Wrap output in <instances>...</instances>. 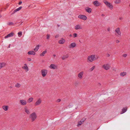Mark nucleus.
Masks as SVG:
<instances>
[{
  "label": "nucleus",
  "instance_id": "18",
  "mask_svg": "<svg viewBox=\"0 0 130 130\" xmlns=\"http://www.w3.org/2000/svg\"><path fill=\"white\" fill-rule=\"evenodd\" d=\"M41 99H38L35 103V106H37L40 105L41 103Z\"/></svg>",
  "mask_w": 130,
  "mask_h": 130
},
{
  "label": "nucleus",
  "instance_id": "38",
  "mask_svg": "<svg viewBox=\"0 0 130 130\" xmlns=\"http://www.w3.org/2000/svg\"><path fill=\"white\" fill-rule=\"evenodd\" d=\"M61 100L60 99H57V102H60L61 101Z\"/></svg>",
  "mask_w": 130,
  "mask_h": 130
},
{
  "label": "nucleus",
  "instance_id": "37",
  "mask_svg": "<svg viewBox=\"0 0 130 130\" xmlns=\"http://www.w3.org/2000/svg\"><path fill=\"white\" fill-rule=\"evenodd\" d=\"M27 60L28 61H30L31 60V59L30 58H27Z\"/></svg>",
  "mask_w": 130,
  "mask_h": 130
},
{
  "label": "nucleus",
  "instance_id": "32",
  "mask_svg": "<svg viewBox=\"0 0 130 130\" xmlns=\"http://www.w3.org/2000/svg\"><path fill=\"white\" fill-rule=\"evenodd\" d=\"M82 122H83L81 121H80V122H79L77 125V126H80L82 124Z\"/></svg>",
  "mask_w": 130,
  "mask_h": 130
},
{
  "label": "nucleus",
  "instance_id": "33",
  "mask_svg": "<svg viewBox=\"0 0 130 130\" xmlns=\"http://www.w3.org/2000/svg\"><path fill=\"white\" fill-rule=\"evenodd\" d=\"M50 37V35L49 34H47L46 35V38L47 39H49Z\"/></svg>",
  "mask_w": 130,
  "mask_h": 130
},
{
  "label": "nucleus",
  "instance_id": "3",
  "mask_svg": "<svg viewBox=\"0 0 130 130\" xmlns=\"http://www.w3.org/2000/svg\"><path fill=\"white\" fill-rule=\"evenodd\" d=\"M37 115L36 113L35 112L31 113L29 116V118L31 120L32 122L35 121L37 118Z\"/></svg>",
  "mask_w": 130,
  "mask_h": 130
},
{
  "label": "nucleus",
  "instance_id": "2",
  "mask_svg": "<svg viewBox=\"0 0 130 130\" xmlns=\"http://www.w3.org/2000/svg\"><path fill=\"white\" fill-rule=\"evenodd\" d=\"M103 3L110 10H112L113 8V5L110 2L106 0L103 1Z\"/></svg>",
  "mask_w": 130,
  "mask_h": 130
},
{
  "label": "nucleus",
  "instance_id": "36",
  "mask_svg": "<svg viewBox=\"0 0 130 130\" xmlns=\"http://www.w3.org/2000/svg\"><path fill=\"white\" fill-rule=\"evenodd\" d=\"M95 68V66H93L92 67L90 68V71H92Z\"/></svg>",
  "mask_w": 130,
  "mask_h": 130
},
{
  "label": "nucleus",
  "instance_id": "19",
  "mask_svg": "<svg viewBox=\"0 0 130 130\" xmlns=\"http://www.w3.org/2000/svg\"><path fill=\"white\" fill-rule=\"evenodd\" d=\"M82 27L79 24L76 25V26H75L74 27V29L76 30L82 29Z\"/></svg>",
  "mask_w": 130,
  "mask_h": 130
},
{
  "label": "nucleus",
  "instance_id": "23",
  "mask_svg": "<svg viewBox=\"0 0 130 130\" xmlns=\"http://www.w3.org/2000/svg\"><path fill=\"white\" fill-rule=\"evenodd\" d=\"M127 73L126 72H121L120 74V76H125L126 75Z\"/></svg>",
  "mask_w": 130,
  "mask_h": 130
},
{
  "label": "nucleus",
  "instance_id": "15",
  "mask_svg": "<svg viewBox=\"0 0 130 130\" xmlns=\"http://www.w3.org/2000/svg\"><path fill=\"white\" fill-rule=\"evenodd\" d=\"M14 33L13 32H11L8 35L6 36L5 37V39L8 38L9 37H11L13 36L14 35Z\"/></svg>",
  "mask_w": 130,
  "mask_h": 130
},
{
  "label": "nucleus",
  "instance_id": "5",
  "mask_svg": "<svg viewBox=\"0 0 130 130\" xmlns=\"http://www.w3.org/2000/svg\"><path fill=\"white\" fill-rule=\"evenodd\" d=\"M115 32L117 36L118 37L121 36V33L119 28L118 27L116 28L115 30Z\"/></svg>",
  "mask_w": 130,
  "mask_h": 130
},
{
  "label": "nucleus",
  "instance_id": "26",
  "mask_svg": "<svg viewBox=\"0 0 130 130\" xmlns=\"http://www.w3.org/2000/svg\"><path fill=\"white\" fill-rule=\"evenodd\" d=\"M127 108L126 107H125L123 108L121 113V114H122L125 112L127 110Z\"/></svg>",
  "mask_w": 130,
  "mask_h": 130
},
{
  "label": "nucleus",
  "instance_id": "24",
  "mask_svg": "<svg viewBox=\"0 0 130 130\" xmlns=\"http://www.w3.org/2000/svg\"><path fill=\"white\" fill-rule=\"evenodd\" d=\"M47 53V51L46 50L42 52L40 54V56H43L45 54Z\"/></svg>",
  "mask_w": 130,
  "mask_h": 130
},
{
  "label": "nucleus",
  "instance_id": "10",
  "mask_svg": "<svg viewBox=\"0 0 130 130\" xmlns=\"http://www.w3.org/2000/svg\"><path fill=\"white\" fill-rule=\"evenodd\" d=\"M27 54L28 55H36V53L33 51L30 50L28 52Z\"/></svg>",
  "mask_w": 130,
  "mask_h": 130
},
{
  "label": "nucleus",
  "instance_id": "30",
  "mask_svg": "<svg viewBox=\"0 0 130 130\" xmlns=\"http://www.w3.org/2000/svg\"><path fill=\"white\" fill-rule=\"evenodd\" d=\"M22 32L21 31H19L18 33V36L20 37L22 36Z\"/></svg>",
  "mask_w": 130,
  "mask_h": 130
},
{
  "label": "nucleus",
  "instance_id": "12",
  "mask_svg": "<svg viewBox=\"0 0 130 130\" xmlns=\"http://www.w3.org/2000/svg\"><path fill=\"white\" fill-rule=\"evenodd\" d=\"M20 103L22 105H25L27 104L26 101L24 100H21L20 101Z\"/></svg>",
  "mask_w": 130,
  "mask_h": 130
},
{
  "label": "nucleus",
  "instance_id": "43",
  "mask_svg": "<svg viewBox=\"0 0 130 130\" xmlns=\"http://www.w3.org/2000/svg\"><path fill=\"white\" fill-rule=\"evenodd\" d=\"M69 36L70 37H71L72 36V35L70 34V35Z\"/></svg>",
  "mask_w": 130,
  "mask_h": 130
},
{
  "label": "nucleus",
  "instance_id": "42",
  "mask_svg": "<svg viewBox=\"0 0 130 130\" xmlns=\"http://www.w3.org/2000/svg\"><path fill=\"white\" fill-rule=\"evenodd\" d=\"M10 24L11 25L13 24V23L12 22H11L10 23Z\"/></svg>",
  "mask_w": 130,
  "mask_h": 130
},
{
  "label": "nucleus",
  "instance_id": "44",
  "mask_svg": "<svg viewBox=\"0 0 130 130\" xmlns=\"http://www.w3.org/2000/svg\"><path fill=\"white\" fill-rule=\"evenodd\" d=\"M2 17L0 15V18H1Z\"/></svg>",
  "mask_w": 130,
  "mask_h": 130
},
{
  "label": "nucleus",
  "instance_id": "25",
  "mask_svg": "<svg viewBox=\"0 0 130 130\" xmlns=\"http://www.w3.org/2000/svg\"><path fill=\"white\" fill-rule=\"evenodd\" d=\"M33 98L32 97H30L27 100V102L28 103H30L32 102L33 100Z\"/></svg>",
  "mask_w": 130,
  "mask_h": 130
},
{
  "label": "nucleus",
  "instance_id": "13",
  "mask_svg": "<svg viewBox=\"0 0 130 130\" xmlns=\"http://www.w3.org/2000/svg\"><path fill=\"white\" fill-rule=\"evenodd\" d=\"M76 45V43L75 42H73L71 43L69 45V48H73L75 47Z\"/></svg>",
  "mask_w": 130,
  "mask_h": 130
},
{
  "label": "nucleus",
  "instance_id": "22",
  "mask_svg": "<svg viewBox=\"0 0 130 130\" xmlns=\"http://www.w3.org/2000/svg\"><path fill=\"white\" fill-rule=\"evenodd\" d=\"M9 107L8 106L6 105H4L2 106V108L5 111H6L8 110Z\"/></svg>",
  "mask_w": 130,
  "mask_h": 130
},
{
  "label": "nucleus",
  "instance_id": "14",
  "mask_svg": "<svg viewBox=\"0 0 130 130\" xmlns=\"http://www.w3.org/2000/svg\"><path fill=\"white\" fill-rule=\"evenodd\" d=\"M22 68L26 72L29 70L26 64H24L22 67Z\"/></svg>",
  "mask_w": 130,
  "mask_h": 130
},
{
  "label": "nucleus",
  "instance_id": "28",
  "mask_svg": "<svg viewBox=\"0 0 130 130\" xmlns=\"http://www.w3.org/2000/svg\"><path fill=\"white\" fill-rule=\"evenodd\" d=\"M21 85L19 83H17L15 85V87L19 88L21 86Z\"/></svg>",
  "mask_w": 130,
  "mask_h": 130
},
{
  "label": "nucleus",
  "instance_id": "41",
  "mask_svg": "<svg viewBox=\"0 0 130 130\" xmlns=\"http://www.w3.org/2000/svg\"><path fill=\"white\" fill-rule=\"evenodd\" d=\"M22 3V2H19V5H20V4H21Z\"/></svg>",
  "mask_w": 130,
  "mask_h": 130
},
{
  "label": "nucleus",
  "instance_id": "6",
  "mask_svg": "<svg viewBox=\"0 0 130 130\" xmlns=\"http://www.w3.org/2000/svg\"><path fill=\"white\" fill-rule=\"evenodd\" d=\"M79 19L84 21H85L87 19V17L85 15L83 14H80L78 16Z\"/></svg>",
  "mask_w": 130,
  "mask_h": 130
},
{
  "label": "nucleus",
  "instance_id": "35",
  "mask_svg": "<svg viewBox=\"0 0 130 130\" xmlns=\"http://www.w3.org/2000/svg\"><path fill=\"white\" fill-rule=\"evenodd\" d=\"M73 37L75 38L77 36V34L76 33H74L73 34Z\"/></svg>",
  "mask_w": 130,
  "mask_h": 130
},
{
  "label": "nucleus",
  "instance_id": "11",
  "mask_svg": "<svg viewBox=\"0 0 130 130\" xmlns=\"http://www.w3.org/2000/svg\"><path fill=\"white\" fill-rule=\"evenodd\" d=\"M49 68L51 69H56L57 68V67L55 64H52L49 66Z\"/></svg>",
  "mask_w": 130,
  "mask_h": 130
},
{
  "label": "nucleus",
  "instance_id": "7",
  "mask_svg": "<svg viewBox=\"0 0 130 130\" xmlns=\"http://www.w3.org/2000/svg\"><path fill=\"white\" fill-rule=\"evenodd\" d=\"M41 75L43 77H44L47 75V70L46 69L42 70L41 71Z\"/></svg>",
  "mask_w": 130,
  "mask_h": 130
},
{
  "label": "nucleus",
  "instance_id": "1",
  "mask_svg": "<svg viewBox=\"0 0 130 130\" xmlns=\"http://www.w3.org/2000/svg\"><path fill=\"white\" fill-rule=\"evenodd\" d=\"M96 59L95 55L94 54L89 55L87 58V61L88 62H92Z\"/></svg>",
  "mask_w": 130,
  "mask_h": 130
},
{
  "label": "nucleus",
  "instance_id": "17",
  "mask_svg": "<svg viewBox=\"0 0 130 130\" xmlns=\"http://www.w3.org/2000/svg\"><path fill=\"white\" fill-rule=\"evenodd\" d=\"M85 10L86 12L89 13H91L92 11V9L88 7H86L85 9Z\"/></svg>",
  "mask_w": 130,
  "mask_h": 130
},
{
  "label": "nucleus",
  "instance_id": "34",
  "mask_svg": "<svg viewBox=\"0 0 130 130\" xmlns=\"http://www.w3.org/2000/svg\"><path fill=\"white\" fill-rule=\"evenodd\" d=\"M127 54H123L122 55V56L124 58H125L127 56Z\"/></svg>",
  "mask_w": 130,
  "mask_h": 130
},
{
  "label": "nucleus",
  "instance_id": "20",
  "mask_svg": "<svg viewBox=\"0 0 130 130\" xmlns=\"http://www.w3.org/2000/svg\"><path fill=\"white\" fill-rule=\"evenodd\" d=\"M83 74L84 72L83 71H82L79 72L78 74V77L80 79H81L82 77Z\"/></svg>",
  "mask_w": 130,
  "mask_h": 130
},
{
  "label": "nucleus",
  "instance_id": "9",
  "mask_svg": "<svg viewBox=\"0 0 130 130\" xmlns=\"http://www.w3.org/2000/svg\"><path fill=\"white\" fill-rule=\"evenodd\" d=\"M65 42V40L63 38H60L58 41V43L59 44H63Z\"/></svg>",
  "mask_w": 130,
  "mask_h": 130
},
{
  "label": "nucleus",
  "instance_id": "45",
  "mask_svg": "<svg viewBox=\"0 0 130 130\" xmlns=\"http://www.w3.org/2000/svg\"><path fill=\"white\" fill-rule=\"evenodd\" d=\"M62 59H64V58L63 57H62Z\"/></svg>",
  "mask_w": 130,
  "mask_h": 130
},
{
  "label": "nucleus",
  "instance_id": "31",
  "mask_svg": "<svg viewBox=\"0 0 130 130\" xmlns=\"http://www.w3.org/2000/svg\"><path fill=\"white\" fill-rule=\"evenodd\" d=\"M22 8V7H19V8H18L17 9L15 10H14V11L15 12H17V11H18L19 10H21Z\"/></svg>",
  "mask_w": 130,
  "mask_h": 130
},
{
  "label": "nucleus",
  "instance_id": "27",
  "mask_svg": "<svg viewBox=\"0 0 130 130\" xmlns=\"http://www.w3.org/2000/svg\"><path fill=\"white\" fill-rule=\"evenodd\" d=\"M25 112L27 114H29L30 113V111L29 109L25 107Z\"/></svg>",
  "mask_w": 130,
  "mask_h": 130
},
{
  "label": "nucleus",
  "instance_id": "39",
  "mask_svg": "<svg viewBox=\"0 0 130 130\" xmlns=\"http://www.w3.org/2000/svg\"><path fill=\"white\" fill-rule=\"evenodd\" d=\"M59 37V36L58 35H56L55 36V38H58Z\"/></svg>",
  "mask_w": 130,
  "mask_h": 130
},
{
  "label": "nucleus",
  "instance_id": "29",
  "mask_svg": "<svg viewBox=\"0 0 130 130\" xmlns=\"http://www.w3.org/2000/svg\"><path fill=\"white\" fill-rule=\"evenodd\" d=\"M121 2V0H115V3L116 4H118L120 3Z\"/></svg>",
  "mask_w": 130,
  "mask_h": 130
},
{
  "label": "nucleus",
  "instance_id": "4",
  "mask_svg": "<svg viewBox=\"0 0 130 130\" xmlns=\"http://www.w3.org/2000/svg\"><path fill=\"white\" fill-rule=\"evenodd\" d=\"M102 67L106 70H108L110 68V66L108 63H105L102 65Z\"/></svg>",
  "mask_w": 130,
  "mask_h": 130
},
{
  "label": "nucleus",
  "instance_id": "16",
  "mask_svg": "<svg viewBox=\"0 0 130 130\" xmlns=\"http://www.w3.org/2000/svg\"><path fill=\"white\" fill-rule=\"evenodd\" d=\"M6 65V63L4 62H0V70L3 68L5 67Z\"/></svg>",
  "mask_w": 130,
  "mask_h": 130
},
{
  "label": "nucleus",
  "instance_id": "40",
  "mask_svg": "<svg viewBox=\"0 0 130 130\" xmlns=\"http://www.w3.org/2000/svg\"><path fill=\"white\" fill-rule=\"evenodd\" d=\"M119 42H120L118 40H116V42L117 43H118Z\"/></svg>",
  "mask_w": 130,
  "mask_h": 130
},
{
  "label": "nucleus",
  "instance_id": "8",
  "mask_svg": "<svg viewBox=\"0 0 130 130\" xmlns=\"http://www.w3.org/2000/svg\"><path fill=\"white\" fill-rule=\"evenodd\" d=\"M93 5L95 7H99L101 5L100 3L98 1L96 0L92 2Z\"/></svg>",
  "mask_w": 130,
  "mask_h": 130
},
{
  "label": "nucleus",
  "instance_id": "21",
  "mask_svg": "<svg viewBox=\"0 0 130 130\" xmlns=\"http://www.w3.org/2000/svg\"><path fill=\"white\" fill-rule=\"evenodd\" d=\"M40 45H37L35 47L34 49V51L35 52L39 50Z\"/></svg>",
  "mask_w": 130,
  "mask_h": 130
}]
</instances>
